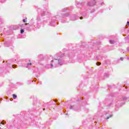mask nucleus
<instances>
[{
    "label": "nucleus",
    "mask_w": 129,
    "mask_h": 129,
    "mask_svg": "<svg viewBox=\"0 0 129 129\" xmlns=\"http://www.w3.org/2000/svg\"><path fill=\"white\" fill-rule=\"evenodd\" d=\"M68 51H67L66 53L62 54V53L59 52L56 54V57L54 56V59L51 60V63L50 64L51 68H53V67H57L58 65L62 66L64 63V60L60 59V58H63L65 56L66 54H68Z\"/></svg>",
    "instance_id": "nucleus-1"
},
{
    "label": "nucleus",
    "mask_w": 129,
    "mask_h": 129,
    "mask_svg": "<svg viewBox=\"0 0 129 129\" xmlns=\"http://www.w3.org/2000/svg\"><path fill=\"white\" fill-rule=\"evenodd\" d=\"M97 114L100 116H104L105 119H108L110 117H112V114H109L108 111H104L103 113H100V111H98Z\"/></svg>",
    "instance_id": "nucleus-2"
},
{
    "label": "nucleus",
    "mask_w": 129,
    "mask_h": 129,
    "mask_svg": "<svg viewBox=\"0 0 129 129\" xmlns=\"http://www.w3.org/2000/svg\"><path fill=\"white\" fill-rule=\"evenodd\" d=\"M59 18H60V16H56L54 17H53L51 19V21L49 22V26H51L52 27H54V26H55L56 25V22L59 20Z\"/></svg>",
    "instance_id": "nucleus-3"
},
{
    "label": "nucleus",
    "mask_w": 129,
    "mask_h": 129,
    "mask_svg": "<svg viewBox=\"0 0 129 129\" xmlns=\"http://www.w3.org/2000/svg\"><path fill=\"white\" fill-rule=\"evenodd\" d=\"M70 109H72L74 111H79L80 108L79 107H76L75 106L70 105L69 107H68Z\"/></svg>",
    "instance_id": "nucleus-4"
},
{
    "label": "nucleus",
    "mask_w": 129,
    "mask_h": 129,
    "mask_svg": "<svg viewBox=\"0 0 129 129\" xmlns=\"http://www.w3.org/2000/svg\"><path fill=\"white\" fill-rule=\"evenodd\" d=\"M26 62L27 63L25 64V67H26V68H29V67H31V66H32L31 60L27 59V60H26Z\"/></svg>",
    "instance_id": "nucleus-5"
},
{
    "label": "nucleus",
    "mask_w": 129,
    "mask_h": 129,
    "mask_svg": "<svg viewBox=\"0 0 129 129\" xmlns=\"http://www.w3.org/2000/svg\"><path fill=\"white\" fill-rule=\"evenodd\" d=\"M96 4V1L95 0L91 1V2H88L87 5L89 7H92V6H94Z\"/></svg>",
    "instance_id": "nucleus-6"
},
{
    "label": "nucleus",
    "mask_w": 129,
    "mask_h": 129,
    "mask_svg": "<svg viewBox=\"0 0 129 129\" xmlns=\"http://www.w3.org/2000/svg\"><path fill=\"white\" fill-rule=\"evenodd\" d=\"M85 4V3L84 2H82L81 3L79 2H78L76 3V6H77L78 9H79L80 8H81L82 7L84 6Z\"/></svg>",
    "instance_id": "nucleus-7"
},
{
    "label": "nucleus",
    "mask_w": 129,
    "mask_h": 129,
    "mask_svg": "<svg viewBox=\"0 0 129 129\" xmlns=\"http://www.w3.org/2000/svg\"><path fill=\"white\" fill-rule=\"evenodd\" d=\"M4 44L6 47H10V46H12V43L11 42V41H6Z\"/></svg>",
    "instance_id": "nucleus-8"
},
{
    "label": "nucleus",
    "mask_w": 129,
    "mask_h": 129,
    "mask_svg": "<svg viewBox=\"0 0 129 129\" xmlns=\"http://www.w3.org/2000/svg\"><path fill=\"white\" fill-rule=\"evenodd\" d=\"M50 106H51V104L50 103V102L48 103H45L43 104V106L46 108H49V107H50Z\"/></svg>",
    "instance_id": "nucleus-9"
},
{
    "label": "nucleus",
    "mask_w": 129,
    "mask_h": 129,
    "mask_svg": "<svg viewBox=\"0 0 129 129\" xmlns=\"http://www.w3.org/2000/svg\"><path fill=\"white\" fill-rule=\"evenodd\" d=\"M25 26H27V24H19V26L17 27L16 29H14V30H17V29H19V27L21 28V29H23Z\"/></svg>",
    "instance_id": "nucleus-10"
},
{
    "label": "nucleus",
    "mask_w": 129,
    "mask_h": 129,
    "mask_svg": "<svg viewBox=\"0 0 129 129\" xmlns=\"http://www.w3.org/2000/svg\"><path fill=\"white\" fill-rule=\"evenodd\" d=\"M119 101H121L122 100H123V101L126 100L127 99V97H122V96H120L119 97Z\"/></svg>",
    "instance_id": "nucleus-11"
},
{
    "label": "nucleus",
    "mask_w": 129,
    "mask_h": 129,
    "mask_svg": "<svg viewBox=\"0 0 129 129\" xmlns=\"http://www.w3.org/2000/svg\"><path fill=\"white\" fill-rule=\"evenodd\" d=\"M39 61H43L44 60V56L42 54H39L38 56Z\"/></svg>",
    "instance_id": "nucleus-12"
},
{
    "label": "nucleus",
    "mask_w": 129,
    "mask_h": 129,
    "mask_svg": "<svg viewBox=\"0 0 129 129\" xmlns=\"http://www.w3.org/2000/svg\"><path fill=\"white\" fill-rule=\"evenodd\" d=\"M76 18H77V16L74 15V16H72L71 18V21H76V20H77Z\"/></svg>",
    "instance_id": "nucleus-13"
},
{
    "label": "nucleus",
    "mask_w": 129,
    "mask_h": 129,
    "mask_svg": "<svg viewBox=\"0 0 129 129\" xmlns=\"http://www.w3.org/2000/svg\"><path fill=\"white\" fill-rule=\"evenodd\" d=\"M109 77V74L105 73L104 74V78H108Z\"/></svg>",
    "instance_id": "nucleus-14"
},
{
    "label": "nucleus",
    "mask_w": 129,
    "mask_h": 129,
    "mask_svg": "<svg viewBox=\"0 0 129 129\" xmlns=\"http://www.w3.org/2000/svg\"><path fill=\"white\" fill-rule=\"evenodd\" d=\"M70 14L69 13H66L64 14H63L62 17V18H65V17H69Z\"/></svg>",
    "instance_id": "nucleus-15"
},
{
    "label": "nucleus",
    "mask_w": 129,
    "mask_h": 129,
    "mask_svg": "<svg viewBox=\"0 0 129 129\" xmlns=\"http://www.w3.org/2000/svg\"><path fill=\"white\" fill-rule=\"evenodd\" d=\"M82 16H83V17H84V18H87V17H88V15H87V14L86 13H83L82 14Z\"/></svg>",
    "instance_id": "nucleus-16"
},
{
    "label": "nucleus",
    "mask_w": 129,
    "mask_h": 129,
    "mask_svg": "<svg viewBox=\"0 0 129 129\" xmlns=\"http://www.w3.org/2000/svg\"><path fill=\"white\" fill-rule=\"evenodd\" d=\"M4 24V19L2 18H0V25Z\"/></svg>",
    "instance_id": "nucleus-17"
},
{
    "label": "nucleus",
    "mask_w": 129,
    "mask_h": 129,
    "mask_svg": "<svg viewBox=\"0 0 129 129\" xmlns=\"http://www.w3.org/2000/svg\"><path fill=\"white\" fill-rule=\"evenodd\" d=\"M110 44H114L115 43V41L114 40H110L109 41Z\"/></svg>",
    "instance_id": "nucleus-18"
},
{
    "label": "nucleus",
    "mask_w": 129,
    "mask_h": 129,
    "mask_svg": "<svg viewBox=\"0 0 129 129\" xmlns=\"http://www.w3.org/2000/svg\"><path fill=\"white\" fill-rule=\"evenodd\" d=\"M46 15V11H43L42 13H41V16H45Z\"/></svg>",
    "instance_id": "nucleus-19"
},
{
    "label": "nucleus",
    "mask_w": 129,
    "mask_h": 129,
    "mask_svg": "<svg viewBox=\"0 0 129 129\" xmlns=\"http://www.w3.org/2000/svg\"><path fill=\"white\" fill-rule=\"evenodd\" d=\"M5 123H7V122L5 120H3L1 122V124H5Z\"/></svg>",
    "instance_id": "nucleus-20"
},
{
    "label": "nucleus",
    "mask_w": 129,
    "mask_h": 129,
    "mask_svg": "<svg viewBox=\"0 0 129 129\" xmlns=\"http://www.w3.org/2000/svg\"><path fill=\"white\" fill-rule=\"evenodd\" d=\"M17 95L16 94H13V97L14 98V99H16V98H17Z\"/></svg>",
    "instance_id": "nucleus-21"
},
{
    "label": "nucleus",
    "mask_w": 129,
    "mask_h": 129,
    "mask_svg": "<svg viewBox=\"0 0 129 129\" xmlns=\"http://www.w3.org/2000/svg\"><path fill=\"white\" fill-rule=\"evenodd\" d=\"M67 10H68L67 8H64L62 10V12H66V11H67Z\"/></svg>",
    "instance_id": "nucleus-22"
},
{
    "label": "nucleus",
    "mask_w": 129,
    "mask_h": 129,
    "mask_svg": "<svg viewBox=\"0 0 129 129\" xmlns=\"http://www.w3.org/2000/svg\"><path fill=\"white\" fill-rule=\"evenodd\" d=\"M24 32H25V30H24L23 29H21V30H20L21 34H23Z\"/></svg>",
    "instance_id": "nucleus-23"
},
{
    "label": "nucleus",
    "mask_w": 129,
    "mask_h": 129,
    "mask_svg": "<svg viewBox=\"0 0 129 129\" xmlns=\"http://www.w3.org/2000/svg\"><path fill=\"white\" fill-rule=\"evenodd\" d=\"M101 63L100 62H96V65H97V66H99V65H101Z\"/></svg>",
    "instance_id": "nucleus-24"
},
{
    "label": "nucleus",
    "mask_w": 129,
    "mask_h": 129,
    "mask_svg": "<svg viewBox=\"0 0 129 129\" xmlns=\"http://www.w3.org/2000/svg\"><path fill=\"white\" fill-rule=\"evenodd\" d=\"M16 66H17V65H16V64H13V65L12 66V67H13V68H16Z\"/></svg>",
    "instance_id": "nucleus-25"
},
{
    "label": "nucleus",
    "mask_w": 129,
    "mask_h": 129,
    "mask_svg": "<svg viewBox=\"0 0 129 129\" xmlns=\"http://www.w3.org/2000/svg\"><path fill=\"white\" fill-rule=\"evenodd\" d=\"M23 23H26L27 22V20H26V19H23Z\"/></svg>",
    "instance_id": "nucleus-26"
},
{
    "label": "nucleus",
    "mask_w": 129,
    "mask_h": 129,
    "mask_svg": "<svg viewBox=\"0 0 129 129\" xmlns=\"http://www.w3.org/2000/svg\"><path fill=\"white\" fill-rule=\"evenodd\" d=\"M61 23H66V20H61Z\"/></svg>",
    "instance_id": "nucleus-27"
},
{
    "label": "nucleus",
    "mask_w": 129,
    "mask_h": 129,
    "mask_svg": "<svg viewBox=\"0 0 129 129\" xmlns=\"http://www.w3.org/2000/svg\"><path fill=\"white\" fill-rule=\"evenodd\" d=\"M120 60H121V61H123V57H120Z\"/></svg>",
    "instance_id": "nucleus-28"
},
{
    "label": "nucleus",
    "mask_w": 129,
    "mask_h": 129,
    "mask_svg": "<svg viewBox=\"0 0 129 129\" xmlns=\"http://www.w3.org/2000/svg\"><path fill=\"white\" fill-rule=\"evenodd\" d=\"M112 104H113V103H110L109 105H108L107 106L109 107L110 106V105H112Z\"/></svg>",
    "instance_id": "nucleus-29"
},
{
    "label": "nucleus",
    "mask_w": 129,
    "mask_h": 129,
    "mask_svg": "<svg viewBox=\"0 0 129 129\" xmlns=\"http://www.w3.org/2000/svg\"><path fill=\"white\" fill-rule=\"evenodd\" d=\"M1 2L2 3H5L6 2V0H2Z\"/></svg>",
    "instance_id": "nucleus-30"
},
{
    "label": "nucleus",
    "mask_w": 129,
    "mask_h": 129,
    "mask_svg": "<svg viewBox=\"0 0 129 129\" xmlns=\"http://www.w3.org/2000/svg\"><path fill=\"white\" fill-rule=\"evenodd\" d=\"M123 104H124V102H123L122 104V103H120V106L123 105Z\"/></svg>",
    "instance_id": "nucleus-31"
},
{
    "label": "nucleus",
    "mask_w": 129,
    "mask_h": 129,
    "mask_svg": "<svg viewBox=\"0 0 129 129\" xmlns=\"http://www.w3.org/2000/svg\"><path fill=\"white\" fill-rule=\"evenodd\" d=\"M80 20H82V19H83V17H81L80 18Z\"/></svg>",
    "instance_id": "nucleus-32"
},
{
    "label": "nucleus",
    "mask_w": 129,
    "mask_h": 129,
    "mask_svg": "<svg viewBox=\"0 0 129 129\" xmlns=\"http://www.w3.org/2000/svg\"><path fill=\"white\" fill-rule=\"evenodd\" d=\"M8 128H11V127H10L9 125H7Z\"/></svg>",
    "instance_id": "nucleus-33"
},
{
    "label": "nucleus",
    "mask_w": 129,
    "mask_h": 129,
    "mask_svg": "<svg viewBox=\"0 0 129 129\" xmlns=\"http://www.w3.org/2000/svg\"><path fill=\"white\" fill-rule=\"evenodd\" d=\"M127 25H128V26H129V22L128 21L127 22Z\"/></svg>",
    "instance_id": "nucleus-34"
},
{
    "label": "nucleus",
    "mask_w": 129,
    "mask_h": 129,
    "mask_svg": "<svg viewBox=\"0 0 129 129\" xmlns=\"http://www.w3.org/2000/svg\"><path fill=\"white\" fill-rule=\"evenodd\" d=\"M126 38L128 39V40L129 39V35L126 37Z\"/></svg>",
    "instance_id": "nucleus-35"
},
{
    "label": "nucleus",
    "mask_w": 129,
    "mask_h": 129,
    "mask_svg": "<svg viewBox=\"0 0 129 129\" xmlns=\"http://www.w3.org/2000/svg\"><path fill=\"white\" fill-rule=\"evenodd\" d=\"M127 51H129V47H127Z\"/></svg>",
    "instance_id": "nucleus-36"
},
{
    "label": "nucleus",
    "mask_w": 129,
    "mask_h": 129,
    "mask_svg": "<svg viewBox=\"0 0 129 129\" xmlns=\"http://www.w3.org/2000/svg\"><path fill=\"white\" fill-rule=\"evenodd\" d=\"M104 5L103 2L101 3V6H103Z\"/></svg>",
    "instance_id": "nucleus-37"
},
{
    "label": "nucleus",
    "mask_w": 129,
    "mask_h": 129,
    "mask_svg": "<svg viewBox=\"0 0 129 129\" xmlns=\"http://www.w3.org/2000/svg\"><path fill=\"white\" fill-rule=\"evenodd\" d=\"M39 84H42V82L41 81L39 82Z\"/></svg>",
    "instance_id": "nucleus-38"
},
{
    "label": "nucleus",
    "mask_w": 129,
    "mask_h": 129,
    "mask_svg": "<svg viewBox=\"0 0 129 129\" xmlns=\"http://www.w3.org/2000/svg\"><path fill=\"white\" fill-rule=\"evenodd\" d=\"M52 58H53V57H52V56H50L49 59H52Z\"/></svg>",
    "instance_id": "nucleus-39"
},
{
    "label": "nucleus",
    "mask_w": 129,
    "mask_h": 129,
    "mask_svg": "<svg viewBox=\"0 0 129 129\" xmlns=\"http://www.w3.org/2000/svg\"><path fill=\"white\" fill-rule=\"evenodd\" d=\"M55 102H57V100H54Z\"/></svg>",
    "instance_id": "nucleus-40"
},
{
    "label": "nucleus",
    "mask_w": 129,
    "mask_h": 129,
    "mask_svg": "<svg viewBox=\"0 0 129 129\" xmlns=\"http://www.w3.org/2000/svg\"><path fill=\"white\" fill-rule=\"evenodd\" d=\"M57 104L58 105H60V103H57Z\"/></svg>",
    "instance_id": "nucleus-41"
},
{
    "label": "nucleus",
    "mask_w": 129,
    "mask_h": 129,
    "mask_svg": "<svg viewBox=\"0 0 129 129\" xmlns=\"http://www.w3.org/2000/svg\"><path fill=\"white\" fill-rule=\"evenodd\" d=\"M37 28L39 29V28H40V26H37Z\"/></svg>",
    "instance_id": "nucleus-42"
},
{
    "label": "nucleus",
    "mask_w": 129,
    "mask_h": 129,
    "mask_svg": "<svg viewBox=\"0 0 129 129\" xmlns=\"http://www.w3.org/2000/svg\"><path fill=\"white\" fill-rule=\"evenodd\" d=\"M92 13H93V11L91 12V14H92Z\"/></svg>",
    "instance_id": "nucleus-43"
},
{
    "label": "nucleus",
    "mask_w": 129,
    "mask_h": 129,
    "mask_svg": "<svg viewBox=\"0 0 129 129\" xmlns=\"http://www.w3.org/2000/svg\"><path fill=\"white\" fill-rule=\"evenodd\" d=\"M0 100L1 101L3 100V99L2 98L0 99Z\"/></svg>",
    "instance_id": "nucleus-44"
},
{
    "label": "nucleus",
    "mask_w": 129,
    "mask_h": 129,
    "mask_svg": "<svg viewBox=\"0 0 129 129\" xmlns=\"http://www.w3.org/2000/svg\"><path fill=\"white\" fill-rule=\"evenodd\" d=\"M43 110H45V108H43Z\"/></svg>",
    "instance_id": "nucleus-45"
},
{
    "label": "nucleus",
    "mask_w": 129,
    "mask_h": 129,
    "mask_svg": "<svg viewBox=\"0 0 129 129\" xmlns=\"http://www.w3.org/2000/svg\"><path fill=\"white\" fill-rule=\"evenodd\" d=\"M1 36H3V34H1Z\"/></svg>",
    "instance_id": "nucleus-46"
},
{
    "label": "nucleus",
    "mask_w": 129,
    "mask_h": 129,
    "mask_svg": "<svg viewBox=\"0 0 129 129\" xmlns=\"http://www.w3.org/2000/svg\"><path fill=\"white\" fill-rule=\"evenodd\" d=\"M88 109L87 110V112H88Z\"/></svg>",
    "instance_id": "nucleus-47"
},
{
    "label": "nucleus",
    "mask_w": 129,
    "mask_h": 129,
    "mask_svg": "<svg viewBox=\"0 0 129 129\" xmlns=\"http://www.w3.org/2000/svg\"><path fill=\"white\" fill-rule=\"evenodd\" d=\"M126 88H127L126 87H125V89H126Z\"/></svg>",
    "instance_id": "nucleus-48"
},
{
    "label": "nucleus",
    "mask_w": 129,
    "mask_h": 129,
    "mask_svg": "<svg viewBox=\"0 0 129 129\" xmlns=\"http://www.w3.org/2000/svg\"><path fill=\"white\" fill-rule=\"evenodd\" d=\"M3 62H5V60H4Z\"/></svg>",
    "instance_id": "nucleus-49"
},
{
    "label": "nucleus",
    "mask_w": 129,
    "mask_h": 129,
    "mask_svg": "<svg viewBox=\"0 0 129 129\" xmlns=\"http://www.w3.org/2000/svg\"><path fill=\"white\" fill-rule=\"evenodd\" d=\"M1 128L0 127V129H1Z\"/></svg>",
    "instance_id": "nucleus-50"
}]
</instances>
